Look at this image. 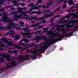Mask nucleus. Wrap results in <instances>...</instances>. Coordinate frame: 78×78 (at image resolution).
<instances>
[{
  "label": "nucleus",
  "mask_w": 78,
  "mask_h": 78,
  "mask_svg": "<svg viewBox=\"0 0 78 78\" xmlns=\"http://www.w3.org/2000/svg\"><path fill=\"white\" fill-rule=\"evenodd\" d=\"M75 24H78V20H73L72 21H70L69 22V24H71V23H75Z\"/></svg>",
  "instance_id": "obj_14"
},
{
  "label": "nucleus",
  "mask_w": 78,
  "mask_h": 78,
  "mask_svg": "<svg viewBox=\"0 0 78 78\" xmlns=\"http://www.w3.org/2000/svg\"><path fill=\"white\" fill-rule=\"evenodd\" d=\"M6 58H7V59H9L11 57V56L10 55H6Z\"/></svg>",
  "instance_id": "obj_54"
},
{
  "label": "nucleus",
  "mask_w": 78,
  "mask_h": 78,
  "mask_svg": "<svg viewBox=\"0 0 78 78\" xmlns=\"http://www.w3.org/2000/svg\"><path fill=\"white\" fill-rule=\"evenodd\" d=\"M49 46H50V45H48V46L46 44H45V45L42 46L43 48H44L45 50H47V49L48 48Z\"/></svg>",
  "instance_id": "obj_19"
},
{
  "label": "nucleus",
  "mask_w": 78,
  "mask_h": 78,
  "mask_svg": "<svg viewBox=\"0 0 78 78\" xmlns=\"http://www.w3.org/2000/svg\"><path fill=\"white\" fill-rule=\"evenodd\" d=\"M54 2H55L54 1H53L52 2H50L49 3H47V5H49V6H50V5H52V3H54Z\"/></svg>",
  "instance_id": "obj_45"
},
{
  "label": "nucleus",
  "mask_w": 78,
  "mask_h": 78,
  "mask_svg": "<svg viewBox=\"0 0 78 78\" xmlns=\"http://www.w3.org/2000/svg\"><path fill=\"white\" fill-rule=\"evenodd\" d=\"M11 58H12V60H14V59H22V58L21 57L18 56L17 57H11Z\"/></svg>",
  "instance_id": "obj_20"
},
{
  "label": "nucleus",
  "mask_w": 78,
  "mask_h": 78,
  "mask_svg": "<svg viewBox=\"0 0 78 78\" xmlns=\"http://www.w3.org/2000/svg\"><path fill=\"white\" fill-rule=\"evenodd\" d=\"M39 47H34V51L31 52V53H32V54H34L35 53H37V52H34V50H36V49L37 48H39Z\"/></svg>",
  "instance_id": "obj_23"
},
{
  "label": "nucleus",
  "mask_w": 78,
  "mask_h": 78,
  "mask_svg": "<svg viewBox=\"0 0 78 78\" xmlns=\"http://www.w3.org/2000/svg\"><path fill=\"white\" fill-rule=\"evenodd\" d=\"M41 10H40L38 11H32L30 13V15H31L32 14H41L42 12H41Z\"/></svg>",
  "instance_id": "obj_10"
},
{
  "label": "nucleus",
  "mask_w": 78,
  "mask_h": 78,
  "mask_svg": "<svg viewBox=\"0 0 78 78\" xmlns=\"http://www.w3.org/2000/svg\"><path fill=\"white\" fill-rule=\"evenodd\" d=\"M20 56L21 58H23H23H24V57H25V56L24 55H21Z\"/></svg>",
  "instance_id": "obj_57"
},
{
  "label": "nucleus",
  "mask_w": 78,
  "mask_h": 78,
  "mask_svg": "<svg viewBox=\"0 0 78 78\" xmlns=\"http://www.w3.org/2000/svg\"><path fill=\"white\" fill-rule=\"evenodd\" d=\"M48 29L47 27L46 28H44L43 29V30L44 31V33H47V32H48V31H47V30H48Z\"/></svg>",
  "instance_id": "obj_35"
},
{
  "label": "nucleus",
  "mask_w": 78,
  "mask_h": 78,
  "mask_svg": "<svg viewBox=\"0 0 78 78\" xmlns=\"http://www.w3.org/2000/svg\"><path fill=\"white\" fill-rule=\"evenodd\" d=\"M12 22V21L11 20V19H10L9 18L8 19V20L5 21V22Z\"/></svg>",
  "instance_id": "obj_46"
},
{
  "label": "nucleus",
  "mask_w": 78,
  "mask_h": 78,
  "mask_svg": "<svg viewBox=\"0 0 78 78\" xmlns=\"http://www.w3.org/2000/svg\"><path fill=\"white\" fill-rule=\"evenodd\" d=\"M60 16L59 15H58L53 17L54 19H52L51 20L50 22H53L54 20V19H56V18H58V17H60Z\"/></svg>",
  "instance_id": "obj_22"
},
{
  "label": "nucleus",
  "mask_w": 78,
  "mask_h": 78,
  "mask_svg": "<svg viewBox=\"0 0 78 78\" xmlns=\"http://www.w3.org/2000/svg\"><path fill=\"white\" fill-rule=\"evenodd\" d=\"M27 31L25 33H21V34L23 36H28L29 35L28 34L30 33V31H29V30Z\"/></svg>",
  "instance_id": "obj_15"
},
{
  "label": "nucleus",
  "mask_w": 78,
  "mask_h": 78,
  "mask_svg": "<svg viewBox=\"0 0 78 78\" xmlns=\"http://www.w3.org/2000/svg\"><path fill=\"white\" fill-rule=\"evenodd\" d=\"M20 14L21 15H23V14H25V12H21L20 13Z\"/></svg>",
  "instance_id": "obj_64"
},
{
  "label": "nucleus",
  "mask_w": 78,
  "mask_h": 78,
  "mask_svg": "<svg viewBox=\"0 0 78 78\" xmlns=\"http://www.w3.org/2000/svg\"><path fill=\"white\" fill-rule=\"evenodd\" d=\"M12 26H16V25L14 23L11 22L10 23L9 25L7 27V28L5 30V31L7 30H9L10 29H11Z\"/></svg>",
  "instance_id": "obj_4"
},
{
  "label": "nucleus",
  "mask_w": 78,
  "mask_h": 78,
  "mask_svg": "<svg viewBox=\"0 0 78 78\" xmlns=\"http://www.w3.org/2000/svg\"><path fill=\"white\" fill-rule=\"evenodd\" d=\"M23 47H27V46H28V44H24L23 45Z\"/></svg>",
  "instance_id": "obj_62"
},
{
  "label": "nucleus",
  "mask_w": 78,
  "mask_h": 78,
  "mask_svg": "<svg viewBox=\"0 0 78 78\" xmlns=\"http://www.w3.org/2000/svg\"><path fill=\"white\" fill-rule=\"evenodd\" d=\"M66 0H62L57 2L56 4L57 5H58V4H59V3H61L62 2H63V1H65Z\"/></svg>",
  "instance_id": "obj_43"
},
{
  "label": "nucleus",
  "mask_w": 78,
  "mask_h": 78,
  "mask_svg": "<svg viewBox=\"0 0 78 78\" xmlns=\"http://www.w3.org/2000/svg\"><path fill=\"white\" fill-rule=\"evenodd\" d=\"M31 18L32 19H33V20H36L37 21L39 20H38V19L37 18V16H35L34 17L31 16Z\"/></svg>",
  "instance_id": "obj_25"
},
{
  "label": "nucleus",
  "mask_w": 78,
  "mask_h": 78,
  "mask_svg": "<svg viewBox=\"0 0 78 78\" xmlns=\"http://www.w3.org/2000/svg\"><path fill=\"white\" fill-rule=\"evenodd\" d=\"M48 29L47 27L46 28H44L43 29V30L44 31V33H47V32H48V31H47V30H48Z\"/></svg>",
  "instance_id": "obj_36"
},
{
  "label": "nucleus",
  "mask_w": 78,
  "mask_h": 78,
  "mask_svg": "<svg viewBox=\"0 0 78 78\" xmlns=\"http://www.w3.org/2000/svg\"><path fill=\"white\" fill-rule=\"evenodd\" d=\"M22 44H23V43H19L18 44L15 45L14 47L15 48H17V50H20L21 48H23V47H19V45H22Z\"/></svg>",
  "instance_id": "obj_11"
},
{
  "label": "nucleus",
  "mask_w": 78,
  "mask_h": 78,
  "mask_svg": "<svg viewBox=\"0 0 78 78\" xmlns=\"http://www.w3.org/2000/svg\"><path fill=\"white\" fill-rule=\"evenodd\" d=\"M68 26L69 27H70V28H72L74 27L75 25H74V23H73L71 25H69Z\"/></svg>",
  "instance_id": "obj_39"
},
{
  "label": "nucleus",
  "mask_w": 78,
  "mask_h": 78,
  "mask_svg": "<svg viewBox=\"0 0 78 78\" xmlns=\"http://www.w3.org/2000/svg\"><path fill=\"white\" fill-rule=\"evenodd\" d=\"M14 19H17V15H16L14 16H13Z\"/></svg>",
  "instance_id": "obj_55"
},
{
  "label": "nucleus",
  "mask_w": 78,
  "mask_h": 78,
  "mask_svg": "<svg viewBox=\"0 0 78 78\" xmlns=\"http://www.w3.org/2000/svg\"><path fill=\"white\" fill-rule=\"evenodd\" d=\"M61 9V7H59L58 8L56 9L54 11V12H56V11H58V10H59L60 9Z\"/></svg>",
  "instance_id": "obj_52"
},
{
  "label": "nucleus",
  "mask_w": 78,
  "mask_h": 78,
  "mask_svg": "<svg viewBox=\"0 0 78 78\" xmlns=\"http://www.w3.org/2000/svg\"><path fill=\"white\" fill-rule=\"evenodd\" d=\"M46 37V36H45V35H41L35 38V40L36 41V42L37 43L40 41V40H41V39H44V40H45V41H46L47 39L45 38Z\"/></svg>",
  "instance_id": "obj_3"
},
{
  "label": "nucleus",
  "mask_w": 78,
  "mask_h": 78,
  "mask_svg": "<svg viewBox=\"0 0 78 78\" xmlns=\"http://www.w3.org/2000/svg\"><path fill=\"white\" fill-rule=\"evenodd\" d=\"M20 38V35L19 34H18L16 36H15L14 40H18Z\"/></svg>",
  "instance_id": "obj_18"
},
{
  "label": "nucleus",
  "mask_w": 78,
  "mask_h": 78,
  "mask_svg": "<svg viewBox=\"0 0 78 78\" xmlns=\"http://www.w3.org/2000/svg\"><path fill=\"white\" fill-rule=\"evenodd\" d=\"M0 60H1V62H3V61H4V58H0Z\"/></svg>",
  "instance_id": "obj_58"
},
{
  "label": "nucleus",
  "mask_w": 78,
  "mask_h": 78,
  "mask_svg": "<svg viewBox=\"0 0 78 78\" xmlns=\"http://www.w3.org/2000/svg\"><path fill=\"white\" fill-rule=\"evenodd\" d=\"M6 1V0H0V5H5V3H4V2H3Z\"/></svg>",
  "instance_id": "obj_28"
},
{
  "label": "nucleus",
  "mask_w": 78,
  "mask_h": 78,
  "mask_svg": "<svg viewBox=\"0 0 78 78\" xmlns=\"http://www.w3.org/2000/svg\"><path fill=\"white\" fill-rule=\"evenodd\" d=\"M9 44L6 46L5 47L4 45H5V44H1L0 45V47H5V48H6V47H10V46H12L13 45H14V44H12V42H9Z\"/></svg>",
  "instance_id": "obj_7"
},
{
  "label": "nucleus",
  "mask_w": 78,
  "mask_h": 78,
  "mask_svg": "<svg viewBox=\"0 0 78 78\" xmlns=\"http://www.w3.org/2000/svg\"><path fill=\"white\" fill-rule=\"evenodd\" d=\"M46 5L47 6L45 5H43L42 8H43V9H45V8H48L50 5H48L47 4Z\"/></svg>",
  "instance_id": "obj_24"
},
{
  "label": "nucleus",
  "mask_w": 78,
  "mask_h": 78,
  "mask_svg": "<svg viewBox=\"0 0 78 78\" xmlns=\"http://www.w3.org/2000/svg\"><path fill=\"white\" fill-rule=\"evenodd\" d=\"M60 35H58V32L57 33L53 34V36H54V37H57V36H58L59 37H59V36ZM61 36H62V35H61Z\"/></svg>",
  "instance_id": "obj_26"
},
{
  "label": "nucleus",
  "mask_w": 78,
  "mask_h": 78,
  "mask_svg": "<svg viewBox=\"0 0 78 78\" xmlns=\"http://www.w3.org/2000/svg\"><path fill=\"white\" fill-rule=\"evenodd\" d=\"M41 30H39L38 31L37 30L36 32L37 34H42V32H41Z\"/></svg>",
  "instance_id": "obj_34"
},
{
  "label": "nucleus",
  "mask_w": 78,
  "mask_h": 78,
  "mask_svg": "<svg viewBox=\"0 0 78 78\" xmlns=\"http://www.w3.org/2000/svg\"><path fill=\"white\" fill-rule=\"evenodd\" d=\"M69 34H66V35H59V37H59V38H60V40H61V41H62V39H64V37H68V36H72V33L69 32Z\"/></svg>",
  "instance_id": "obj_6"
},
{
  "label": "nucleus",
  "mask_w": 78,
  "mask_h": 78,
  "mask_svg": "<svg viewBox=\"0 0 78 78\" xmlns=\"http://www.w3.org/2000/svg\"><path fill=\"white\" fill-rule=\"evenodd\" d=\"M61 41V38L58 37L57 39L54 38L53 39L52 38L48 40V41H49V42L45 44L46 45H51V44H55L56 41Z\"/></svg>",
  "instance_id": "obj_1"
},
{
  "label": "nucleus",
  "mask_w": 78,
  "mask_h": 78,
  "mask_svg": "<svg viewBox=\"0 0 78 78\" xmlns=\"http://www.w3.org/2000/svg\"><path fill=\"white\" fill-rule=\"evenodd\" d=\"M67 22H69V20H64L63 19L61 20L58 21V23H66Z\"/></svg>",
  "instance_id": "obj_12"
},
{
  "label": "nucleus",
  "mask_w": 78,
  "mask_h": 78,
  "mask_svg": "<svg viewBox=\"0 0 78 78\" xmlns=\"http://www.w3.org/2000/svg\"><path fill=\"white\" fill-rule=\"evenodd\" d=\"M7 12H4V13L2 14V13H0V16H2V18L3 20H5V17L4 16H10L11 14H7Z\"/></svg>",
  "instance_id": "obj_9"
},
{
  "label": "nucleus",
  "mask_w": 78,
  "mask_h": 78,
  "mask_svg": "<svg viewBox=\"0 0 78 78\" xmlns=\"http://www.w3.org/2000/svg\"><path fill=\"white\" fill-rule=\"evenodd\" d=\"M34 54H35V55H32L31 56V57H33V59H37V56H38V54L37 53V52H35Z\"/></svg>",
  "instance_id": "obj_17"
},
{
  "label": "nucleus",
  "mask_w": 78,
  "mask_h": 78,
  "mask_svg": "<svg viewBox=\"0 0 78 78\" xmlns=\"http://www.w3.org/2000/svg\"><path fill=\"white\" fill-rule=\"evenodd\" d=\"M19 12L18 11V12H13L12 13L10 14L11 15V14H19Z\"/></svg>",
  "instance_id": "obj_32"
},
{
  "label": "nucleus",
  "mask_w": 78,
  "mask_h": 78,
  "mask_svg": "<svg viewBox=\"0 0 78 78\" xmlns=\"http://www.w3.org/2000/svg\"><path fill=\"white\" fill-rule=\"evenodd\" d=\"M15 34V33H11L9 34V36H11V37H15V36H14V35H12Z\"/></svg>",
  "instance_id": "obj_31"
},
{
  "label": "nucleus",
  "mask_w": 78,
  "mask_h": 78,
  "mask_svg": "<svg viewBox=\"0 0 78 78\" xmlns=\"http://www.w3.org/2000/svg\"><path fill=\"white\" fill-rule=\"evenodd\" d=\"M28 30L27 29V28H25L21 30V31H23V30H24V31H27Z\"/></svg>",
  "instance_id": "obj_51"
},
{
  "label": "nucleus",
  "mask_w": 78,
  "mask_h": 78,
  "mask_svg": "<svg viewBox=\"0 0 78 78\" xmlns=\"http://www.w3.org/2000/svg\"><path fill=\"white\" fill-rule=\"evenodd\" d=\"M35 6H36V5H34L33 7H31L30 8V9H31L32 10H34V9H35Z\"/></svg>",
  "instance_id": "obj_49"
},
{
  "label": "nucleus",
  "mask_w": 78,
  "mask_h": 78,
  "mask_svg": "<svg viewBox=\"0 0 78 78\" xmlns=\"http://www.w3.org/2000/svg\"><path fill=\"white\" fill-rule=\"evenodd\" d=\"M0 29H1V30H4V29H5V27L3 26H0Z\"/></svg>",
  "instance_id": "obj_60"
},
{
  "label": "nucleus",
  "mask_w": 78,
  "mask_h": 78,
  "mask_svg": "<svg viewBox=\"0 0 78 78\" xmlns=\"http://www.w3.org/2000/svg\"><path fill=\"white\" fill-rule=\"evenodd\" d=\"M18 1L17 0L13 1L12 2V3H15V5H17V2H18Z\"/></svg>",
  "instance_id": "obj_42"
},
{
  "label": "nucleus",
  "mask_w": 78,
  "mask_h": 78,
  "mask_svg": "<svg viewBox=\"0 0 78 78\" xmlns=\"http://www.w3.org/2000/svg\"><path fill=\"white\" fill-rule=\"evenodd\" d=\"M22 2H20L19 3L17 4V5H16V4H13V5H16V7L18 6H19V5H22Z\"/></svg>",
  "instance_id": "obj_40"
},
{
  "label": "nucleus",
  "mask_w": 78,
  "mask_h": 78,
  "mask_svg": "<svg viewBox=\"0 0 78 78\" xmlns=\"http://www.w3.org/2000/svg\"><path fill=\"white\" fill-rule=\"evenodd\" d=\"M63 3L64 4L63 5L62 8V9H65V8H66V2L65 1L63 2Z\"/></svg>",
  "instance_id": "obj_30"
},
{
  "label": "nucleus",
  "mask_w": 78,
  "mask_h": 78,
  "mask_svg": "<svg viewBox=\"0 0 78 78\" xmlns=\"http://www.w3.org/2000/svg\"><path fill=\"white\" fill-rule=\"evenodd\" d=\"M45 49L44 48H43L42 47V46L41 47V48L40 49H38L37 50H34V51L35 52H40V51H41L40 52V53L41 54V53H42L43 52H45Z\"/></svg>",
  "instance_id": "obj_8"
},
{
  "label": "nucleus",
  "mask_w": 78,
  "mask_h": 78,
  "mask_svg": "<svg viewBox=\"0 0 78 78\" xmlns=\"http://www.w3.org/2000/svg\"><path fill=\"white\" fill-rule=\"evenodd\" d=\"M30 59V58H29L28 57H26V58H23V60H28Z\"/></svg>",
  "instance_id": "obj_44"
},
{
  "label": "nucleus",
  "mask_w": 78,
  "mask_h": 78,
  "mask_svg": "<svg viewBox=\"0 0 78 78\" xmlns=\"http://www.w3.org/2000/svg\"><path fill=\"white\" fill-rule=\"evenodd\" d=\"M12 7H13V6L12 5H11L6 6L5 7L7 8H12Z\"/></svg>",
  "instance_id": "obj_48"
},
{
  "label": "nucleus",
  "mask_w": 78,
  "mask_h": 78,
  "mask_svg": "<svg viewBox=\"0 0 78 78\" xmlns=\"http://www.w3.org/2000/svg\"><path fill=\"white\" fill-rule=\"evenodd\" d=\"M6 55H7L5 53L4 55L1 54V57H2V58H4L5 56H6Z\"/></svg>",
  "instance_id": "obj_47"
},
{
  "label": "nucleus",
  "mask_w": 78,
  "mask_h": 78,
  "mask_svg": "<svg viewBox=\"0 0 78 78\" xmlns=\"http://www.w3.org/2000/svg\"><path fill=\"white\" fill-rule=\"evenodd\" d=\"M21 17H22L21 15H19V16H17V19H20L21 18Z\"/></svg>",
  "instance_id": "obj_56"
},
{
  "label": "nucleus",
  "mask_w": 78,
  "mask_h": 78,
  "mask_svg": "<svg viewBox=\"0 0 78 78\" xmlns=\"http://www.w3.org/2000/svg\"><path fill=\"white\" fill-rule=\"evenodd\" d=\"M31 56H32V55H31L28 54H27L25 55V56H26V57H28L29 56H30V58H32V57H31Z\"/></svg>",
  "instance_id": "obj_53"
},
{
  "label": "nucleus",
  "mask_w": 78,
  "mask_h": 78,
  "mask_svg": "<svg viewBox=\"0 0 78 78\" xmlns=\"http://www.w3.org/2000/svg\"><path fill=\"white\" fill-rule=\"evenodd\" d=\"M61 30L63 32H66V30L64 29L63 28H62L61 29Z\"/></svg>",
  "instance_id": "obj_50"
},
{
  "label": "nucleus",
  "mask_w": 78,
  "mask_h": 78,
  "mask_svg": "<svg viewBox=\"0 0 78 78\" xmlns=\"http://www.w3.org/2000/svg\"><path fill=\"white\" fill-rule=\"evenodd\" d=\"M75 8V6H72L71 8H69V9L68 10V11H69V12L71 11L72 9H73V8Z\"/></svg>",
  "instance_id": "obj_41"
},
{
  "label": "nucleus",
  "mask_w": 78,
  "mask_h": 78,
  "mask_svg": "<svg viewBox=\"0 0 78 78\" xmlns=\"http://www.w3.org/2000/svg\"><path fill=\"white\" fill-rule=\"evenodd\" d=\"M6 38H2V41H3V42H5V43H8V40L7 39H6Z\"/></svg>",
  "instance_id": "obj_27"
},
{
  "label": "nucleus",
  "mask_w": 78,
  "mask_h": 78,
  "mask_svg": "<svg viewBox=\"0 0 78 78\" xmlns=\"http://www.w3.org/2000/svg\"><path fill=\"white\" fill-rule=\"evenodd\" d=\"M73 13H70L68 15H67L65 17L66 19H69L70 17H71V16H73Z\"/></svg>",
  "instance_id": "obj_16"
},
{
  "label": "nucleus",
  "mask_w": 78,
  "mask_h": 78,
  "mask_svg": "<svg viewBox=\"0 0 78 78\" xmlns=\"http://www.w3.org/2000/svg\"><path fill=\"white\" fill-rule=\"evenodd\" d=\"M18 11L19 12V13H20V12H22V9L21 8L19 7H18Z\"/></svg>",
  "instance_id": "obj_29"
},
{
  "label": "nucleus",
  "mask_w": 78,
  "mask_h": 78,
  "mask_svg": "<svg viewBox=\"0 0 78 78\" xmlns=\"http://www.w3.org/2000/svg\"><path fill=\"white\" fill-rule=\"evenodd\" d=\"M50 10H45L43 12H42V13H44V12H46L47 13H48V12H50Z\"/></svg>",
  "instance_id": "obj_37"
},
{
  "label": "nucleus",
  "mask_w": 78,
  "mask_h": 78,
  "mask_svg": "<svg viewBox=\"0 0 78 78\" xmlns=\"http://www.w3.org/2000/svg\"><path fill=\"white\" fill-rule=\"evenodd\" d=\"M38 26H39L38 27H35L34 29V30H37L38 29H39L41 28H43V26H39V25L37 24H34L33 25H32L31 26H29V27H26V29L29 28H33L34 27H38Z\"/></svg>",
  "instance_id": "obj_2"
},
{
  "label": "nucleus",
  "mask_w": 78,
  "mask_h": 78,
  "mask_svg": "<svg viewBox=\"0 0 78 78\" xmlns=\"http://www.w3.org/2000/svg\"><path fill=\"white\" fill-rule=\"evenodd\" d=\"M11 64L12 65L7 66L5 68V69H8L9 68H11L12 67H16L17 66V63H16L15 61H12V62Z\"/></svg>",
  "instance_id": "obj_5"
},
{
  "label": "nucleus",
  "mask_w": 78,
  "mask_h": 78,
  "mask_svg": "<svg viewBox=\"0 0 78 78\" xmlns=\"http://www.w3.org/2000/svg\"><path fill=\"white\" fill-rule=\"evenodd\" d=\"M66 30H67V31H69L70 30V29H69L68 28H66Z\"/></svg>",
  "instance_id": "obj_63"
},
{
  "label": "nucleus",
  "mask_w": 78,
  "mask_h": 78,
  "mask_svg": "<svg viewBox=\"0 0 78 78\" xmlns=\"http://www.w3.org/2000/svg\"><path fill=\"white\" fill-rule=\"evenodd\" d=\"M54 14V13L53 12H52L51 13H50V14H47V15L48 17V18H49L50 16H52V15Z\"/></svg>",
  "instance_id": "obj_33"
},
{
  "label": "nucleus",
  "mask_w": 78,
  "mask_h": 78,
  "mask_svg": "<svg viewBox=\"0 0 78 78\" xmlns=\"http://www.w3.org/2000/svg\"><path fill=\"white\" fill-rule=\"evenodd\" d=\"M24 24V23L23 22H21L20 23V24L21 25H20V27H23V24Z\"/></svg>",
  "instance_id": "obj_38"
},
{
  "label": "nucleus",
  "mask_w": 78,
  "mask_h": 78,
  "mask_svg": "<svg viewBox=\"0 0 78 78\" xmlns=\"http://www.w3.org/2000/svg\"><path fill=\"white\" fill-rule=\"evenodd\" d=\"M5 11V8L4 7H3L1 9V11Z\"/></svg>",
  "instance_id": "obj_61"
},
{
  "label": "nucleus",
  "mask_w": 78,
  "mask_h": 78,
  "mask_svg": "<svg viewBox=\"0 0 78 78\" xmlns=\"http://www.w3.org/2000/svg\"><path fill=\"white\" fill-rule=\"evenodd\" d=\"M55 25V24L53 23H51V24H50V27H52V26H54Z\"/></svg>",
  "instance_id": "obj_59"
},
{
  "label": "nucleus",
  "mask_w": 78,
  "mask_h": 78,
  "mask_svg": "<svg viewBox=\"0 0 78 78\" xmlns=\"http://www.w3.org/2000/svg\"><path fill=\"white\" fill-rule=\"evenodd\" d=\"M22 41H24L26 43H27V42H28L29 41V40L28 39H26L25 38H23L21 39L20 41V42H22Z\"/></svg>",
  "instance_id": "obj_21"
},
{
  "label": "nucleus",
  "mask_w": 78,
  "mask_h": 78,
  "mask_svg": "<svg viewBox=\"0 0 78 78\" xmlns=\"http://www.w3.org/2000/svg\"><path fill=\"white\" fill-rule=\"evenodd\" d=\"M47 15L45 14L44 15V16L43 17H41L40 18H38V20H44L45 18H48Z\"/></svg>",
  "instance_id": "obj_13"
}]
</instances>
